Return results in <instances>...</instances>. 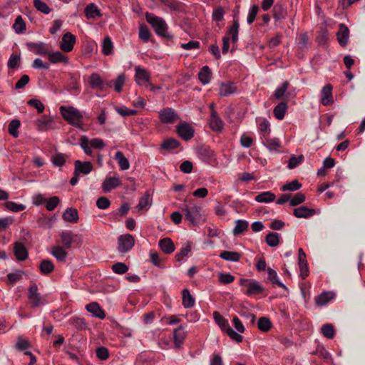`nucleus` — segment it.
<instances>
[{"label":"nucleus","instance_id":"473e14b6","mask_svg":"<svg viewBox=\"0 0 365 365\" xmlns=\"http://www.w3.org/2000/svg\"><path fill=\"white\" fill-rule=\"evenodd\" d=\"M212 72L207 66H203L198 73V78L200 82L205 85L210 81Z\"/></svg>","mask_w":365,"mask_h":365},{"label":"nucleus","instance_id":"0e129e2a","mask_svg":"<svg viewBox=\"0 0 365 365\" xmlns=\"http://www.w3.org/2000/svg\"><path fill=\"white\" fill-rule=\"evenodd\" d=\"M59 202V198L57 196H53L46 201V208L48 211H52L58 206Z\"/></svg>","mask_w":365,"mask_h":365},{"label":"nucleus","instance_id":"de8ad7c7","mask_svg":"<svg viewBox=\"0 0 365 365\" xmlns=\"http://www.w3.org/2000/svg\"><path fill=\"white\" fill-rule=\"evenodd\" d=\"M322 334L328 339H333L335 336V330L332 324H326L321 328Z\"/></svg>","mask_w":365,"mask_h":365},{"label":"nucleus","instance_id":"c85d7f7f","mask_svg":"<svg viewBox=\"0 0 365 365\" xmlns=\"http://www.w3.org/2000/svg\"><path fill=\"white\" fill-rule=\"evenodd\" d=\"M65 249L66 248L61 246H54L52 247L51 253L58 261L64 262L68 256V252Z\"/></svg>","mask_w":365,"mask_h":365},{"label":"nucleus","instance_id":"ea45409f","mask_svg":"<svg viewBox=\"0 0 365 365\" xmlns=\"http://www.w3.org/2000/svg\"><path fill=\"white\" fill-rule=\"evenodd\" d=\"M173 334L175 344L177 347H179L185 338V332L184 331L183 327L180 326L178 328L174 330Z\"/></svg>","mask_w":365,"mask_h":365},{"label":"nucleus","instance_id":"412c9836","mask_svg":"<svg viewBox=\"0 0 365 365\" xmlns=\"http://www.w3.org/2000/svg\"><path fill=\"white\" fill-rule=\"evenodd\" d=\"M56 220V217H47L43 214H41L36 217V223L38 226L44 229L51 228Z\"/></svg>","mask_w":365,"mask_h":365},{"label":"nucleus","instance_id":"7ed1b4c3","mask_svg":"<svg viewBox=\"0 0 365 365\" xmlns=\"http://www.w3.org/2000/svg\"><path fill=\"white\" fill-rule=\"evenodd\" d=\"M146 20L152 25L158 35L165 38L170 37V35L168 33V26L162 18L156 16L152 14H147Z\"/></svg>","mask_w":365,"mask_h":365},{"label":"nucleus","instance_id":"680f3d73","mask_svg":"<svg viewBox=\"0 0 365 365\" xmlns=\"http://www.w3.org/2000/svg\"><path fill=\"white\" fill-rule=\"evenodd\" d=\"M51 120L48 119L46 117L38 119L36 120V125L39 130L46 131L48 129V126L51 124Z\"/></svg>","mask_w":365,"mask_h":365},{"label":"nucleus","instance_id":"bf43d9fd","mask_svg":"<svg viewBox=\"0 0 365 365\" xmlns=\"http://www.w3.org/2000/svg\"><path fill=\"white\" fill-rule=\"evenodd\" d=\"M149 205H150V193L149 192H146L144 194V195L140 199L136 208L138 209V211H140L145 208Z\"/></svg>","mask_w":365,"mask_h":365},{"label":"nucleus","instance_id":"4c0bfd02","mask_svg":"<svg viewBox=\"0 0 365 365\" xmlns=\"http://www.w3.org/2000/svg\"><path fill=\"white\" fill-rule=\"evenodd\" d=\"M182 305L185 308H191L195 305V299L187 289L182 290Z\"/></svg>","mask_w":365,"mask_h":365},{"label":"nucleus","instance_id":"09e8293b","mask_svg":"<svg viewBox=\"0 0 365 365\" xmlns=\"http://www.w3.org/2000/svg\"><path fill=\"white\" fill-rule=\"evenodd\" d=\"M13 28L17 34H22L26 31V23L21 16H18L15 19Z\"/></svg>","mask_w":365,"mask_h":365},{"label":"nucleus","instance_id":"aec40b11","mask_svg":"<svg viewBox=\"0 0 365 365\" xmlns=\"http://www.w3.org/2000/svg\"><path fill=\"white\" fill-rule=\"evenodd\" d=\"M88 83L90 86L99 91H105V82L98 73H92L89 78Z\"/></svg>","mask_w":365,"mask_h":365},{"label":"nucleus","instance_id":"3c124183","mask_svg":"<svg viewBox=\"0 0 365 365\" xmlns=\"http://www.w3.org/2000/svg\"><path fill=\"white\" fill-rule=\"evenodd\" d=\"M103 54L108 56L112 53L113 45V42L109 36H106L104 38L103 41Z\"/></svg>","mask_w":365,"mask_h":365},{"label":"nucleus","instance_id":"e2e57ef3","mask_svg":"<svg viewBox=\"0 0 365 365\" xmlns=\"http://www.w3.org/2000/svg\"><path fill=\"white\" fill-rule=\"evenodd\" d=\"M139 38L143 41L147 42L150 38V31L148 28L142 24L139 28Z\"/></svg>","mask_w":365,"mask_h":365},{"label":"nucleus","instance_id":"393cba45","mask_svg":"<svg viewBox=\"0 0 365 365\" xmlns=\"http://www.w3.org/2000/svg\"><path fill=\"white\" fill-rule=\"evenodd\" d=\"M47 56L49 61L51 63H63L67 64L68 63V57L60 51H56L54 53H50L49 51Z\"/></svg>","mask_w":365,"mask_h":365},{"label":"nucleus","instance_id":"6e6d98bb","mask_svg":"<svg viewBox=\"0 0 365 365\" xmlns=\"http://www.w3.org/2000/svg\"><path fill=\"white\" fill-rule=\"evenodd\" d=\"M304 159V158L303 155H299L298 156L292 155L288 161V168L294 169L299 164H301L303 162Z\"/></svg>","mask_w":365,"mask_h":365},{"label":"nucleus","instance_id":"774afa93","mask_svg":"<svg viewBox=\"0 0 365 365\" xmlns=\"http://www.w3.org/2000/svg\"><path fill=\"white\" fill-rule=\"evenodd\" d=\"M113 271L119 274H123L128 270V267L123 262H117L112 266Z\"/></svg>","mask_w":365,"mask_h":365},{"label":"nucleus","instance_id":"bb28decb","mask_svg":"<svg viewBox=\"0 0 365 365\" xmlns=\"http://www.w3.org/2000/svg\"><path fill=\"white\" fill-rule=\"evenodd\" d=\"M273 17L275 21H278L284 19L287 16V11L282 4H276L272 9Z\"/></svg>","mask_w":365,"mask_h":365},{"label":"nucleus","instance_id":"9d476101","mask_svg":"<svg viewBox=\"0 0 365 365\" xmlns=\"http://www.w3.org/2000/svg\"><path fill=\"white\" fill-rule=\"evenodd\" d=\"M135 79L137 84L140 86H146L149 83V79L150 77V73L147 70L142 68L140 66H136L135 68Z\"/></svg>","mask_w":365,"mask_h":365},{"label":"nucleus","instance_id":"f8f14e48","mask_svg":"<svg viewBox=\"0 0 365 365\" xmlns=\"http://www.w3.org/2000/svg\"><path fill=\"white\" fill-rule=\"evenodd\" d=\"M298 264L300 269V275L304 279L309 274L306 254L302 248L298 250Z\"/></svg>","mask_w":365,"mask_h":365},{"label":"nucleus","instance_id":"2f4dec72","mask_svg":"<svg viewBox=\"0 0 365 365\" xmlns=\"http://www.w3.org/2000/svg\"><path fill=\"white\" fill-rule=\"evenodd\" d=\"M85 15L87 19H94L96 16H101V11L96 4L91 3L86 6L85 9Z\"/></svg>","mask_w":365,"mask_h":365},{"label":"nucleus","instance_id":"2eb2a0df","mask_svg":"<svg viewBox=\"0 0 365 365\" xmlns=\"http://www.w3.org/2000/svg\"><path fill=\"white\" fill-rule=\"evenodd\" d=\"M320 101L323 106H329L332 104V86L331 84H327L322 88Z\"/></svg>","mask_w":365,"mask_h":365},{"label":"nucleus","instance_id":"a211bd4d","mask_svg":"<svg viewBox=\"0 0 365 365\" xmlns=\"http://www.w3.org/2000/svg\"><path fill=\"white\" fill-rule=\"evenodd\" d=\"M289 86V83L284 81L280 86L277 88L274 93L275 98L277 100H289L290 98V94L287 92Z\"/></svg>","mask_w":365,"mask_h":365},{"label":"nucleus","instance_id":"6ab92c4d","mask_svg":"<svg viewBox=\"0 0 365 365\" xmlns=\"http://www.w3.org/2000/svg\"><path fill=\"white\" fill-rule=\"evenodd\" d=\"M86 310L94 317L103 319L106 317L105 312L101 308L97 302H91L86 306Z\"/></svg>","mask_w":365,"mask_h":365},{"label":"nucleus","instance_id":"4468645a","mask_svg":"<svg viewBox=\"0 0 365 365\" xmlns=\"http://www.w3.org/2000/svg\"><path fill=\"white\" fill-rule=\"evenodd\" d=\"M74 165L76 175L80 174L88 175L93 170V165L88 161L81 162V160H77L74 162Z\"/></svg>","mask_w":365,"mask_h":365},{"label":"nucleus","instance_id":"69168bd1","mask_svg":"<svg viewBox=\"0 0 365 365\" xmlns=\"http://www.w3.org/2000/svg\"><path fill=\"white\" fill-rule=\"evenodd\" d=\"M67 156L62 153H57L52 157V163L54 165L61 167L65 164Z\"/></svg>","mask_w":365,"mask_h":365},{"label":"nucleus","instance_id":"72a5a7b5","mask_svg":"<svg viewBox=\"0 0 365 365\" xmlns=\"http://www.w3.org/2000/svg\"><path fill=\"white\" fill-rule=\"evenodd\" d=\"M264 144L267 146V148L269 150H277L280 148L281 145L278 138H270L269 135H264Z\"/></svg>","mask_w":365,"mask_h":365},{"label":"nucleus","instance_id":"a19ab883","mask_svg":"<svg viewBox=\"0 0 365 365\" xmlns=\"http://www.w3.org/2000/svg\"><path fill=\"white\" fill-rule=\"evenodd\" d=\"M220 257L226 261L238 262L241 255L237 252L223 251L220 253Z\"/></svg>","mask_w":365,"mask_h":365},{"label":"nucleus","instance_id":"20e7f679","mask_svg":"<svg viewBox=\"0 0 365 365\" xmlns=\"http://www.w3.org/2000/svg\"><path fill=\"white\" fill-rule=\"evenodd\" d=\"M59 235L63 247L66 249L71 248L73 244L77 246H80L82 244L81 237L71 231H62Z\"/></svg>","mask_w":365,"mask_h":365},{"label":"nucleus","instance_id":"dca6fc26","mask_svg":"<svg viewBox=\"0 0 365 365\" xmlns=\"http://www.w3.org/2000/svg\"><path fill=\"white\" fill-rule=\"evenodd\" d=\"M26 45L29 49L34 52L36 54L43 56H47L48 54L49 49L46 46V43L43 42H29Z\"/></svg>","mask_w":365,"mask_h":365},{"label":"nucleus","instance_id":"13d9d810","mask_svg":"<svg viewBox=\"0 0 365 365\" xmlns=\"http://www.w3.org/2000/svg\"><path fill=\"white\" fill-rule=\"evenodd\" d=\"M305 195L303 193L297 192L294 196L291 195L289 204L291 206H297L305 201Z\"/></svg>","mask_w":365,"mask_h":365},{"label":"nucleus","instance_id":"c756f323","mask_svg":"<svg viewBox=\"0 0 365 365\" xmlns=\"http://www.w3.org/2000/svg\"><path fill=\"white\" fill-rule=\"evenodd\" d=\"M334 296L331 292H324L316 297L315 302L318 306H324L334 299Z\"/></svg>","mask_w":365,"mask_h":365},{"label":"nucleus","instance_id":"b1692460","mask_svg":"<svg viewBox=\"0 0 365 365\" xmlns=\"http://www.w3.org/2000/svg\"><path fill=\"white\" fill-rule=\"evenodd\" d=\"M293 214L297 218H307L314 215L315 210L309 209L306 206H301L299 207L294 208Z\"/></svg>","mask_w":365,"mask_h":365},{"label":"nucleus","instance_id":"423d86ee","mask_svg":"<svg viewBox=\"0 0 365 365\" xmlns=\"http://www.w3.org/2000/svg\"><path fill=\"white\" fill-rule=\"evenodd\" d=\"M177 133L179 136L185 141H188L194 136V128L187 123L177 126Z\"/></svg>","mask_w":365,"mask_h":365},{"label":"nucleus","instance_id":"4be33fe9","mask_svg":"<svg viewBox=\"0 0 365 365\" xmlns=\"http://www.w3.org/2000/svg\"><path fill=\"white\" fill-rule=\"evenodd\" d=\"M120 185V180L118 178H108L104 180L102 188L105 192H108L111 190L118 187Z\"/></svg>","mask_w":365,"mask_h":365},{"label":"nucleus","instance_id":"ddd939ff","mask_svg":"<svg viewBox=\"0 0 365 365\" xmlns=\"http://www.w3.org/2000/svg\"><path fill=\"white\" fill-rule=\"evenodd\" d=\"M337 40L340 46H345L349 42V30L344 24H340L336 33Z\"/></svg>","mask_w":365,"mask_h":365},{"label":"nucleus","instance_id":"f3484780","mask_svg":"<svg viewBox=\"0 0 365 365\" xmlns=\"http://www.w3.org/2000/svg\"><path fill=\"white\" fill-rule=\"evenodd\" d=\"M210 128L215 132H220L224 127V123L217 115V111L212 109L210 119Z\"/></svg>","mask_w":365,"mask_h":365},{"label":"nucleus","instance_id":"58836bf2","mask_svg":"<svg viewBox=\"0 0 365 365\" xmlns=\"http://www.w3.org/2000/svg\"><path fill=\"white\" fill-rule=\"evenodd\" d=\"M39 269L41 274L47 275L53 271L54 264L49 259H43L39 265Z\"/></svg>","mask_w":365,"mask_h":365},{"label":"nucleus","instance_id":"49530a36","mask_svg":"<svg viewBox=\"0 0 365 365\" xmlns=\"http://www.w3.org/2000/svg\"><path fill=\"white\" fill-rule=\"evenodd\" d=\"M179 145L180 143L178 140L174 138H168L161 143V148L167 150H171L177 148Z\"/></svg>","mask_w":365,"mask_h":365},{"label":"nucleus","instance_id":"4d7b16f0","mask_svg":"<svg viewBox=\"0 0 365 365\" xmlns=\"http://www.w3.org/2000/svg\"><path fill=\"white\" fill-rule=\"evenodd\" d=\"M5 207L9 210L12 211V212H15L23 211L26 208V206L24 205H23V204H17V203H16L14 202H12V201H7L5 203Z\"/></svg>","mask_w":365,"mask_h":365},{"label":"nucleus","instance_id":"1a4fd4ad","mask_svg":"<svg viewBox=\"0 0 365 365\" xmlns=\"http://www.w3.org/2000/svg\"><path fill=\"white\" fill-rule=\"evenodd\" d=\"M76 42V37L71 33H66L63 37L60 44L61 49L64 52H70L73 48Z\"/></svg>","mask_w":365,"mask_h":365},{"label":"nucleus","instance_id":"f257e3e1","mask_svg":"<svg viewBox=\"0 0 365 365\" xmlns=\"http://www.w3.org/2000/svg\"><path fill=\"white\" fill-rule=\"evenodd\" d=\"M60 111L63 118L71 125L81 128L83 115L81 112L72 106H61Z\"/></svg>","mask_w":365,"mask_h":365},{"label":"nucleus","instance_id":"5fc2aeb1","mask_svg":"<svg viewBox=\"0 0 365 365\" xmlns=\"http://www.w3.org/2000/svg\"><path fill=\"white\" fill-rule=\"evenodd\" d=\"M248 222L238 220L236 221V225L233 230L234 235H237L245 231L248 227Z\"/></svg>","mask_w":365,"mask_h":365},{"label":"nucleus","instance_id":"cd10ccee","mask_svg":"<svg viewBox=\"0 0 365 365\" xmlns=\"http://www.w3.org/2000/svg\"><path fill=\"white\" fill-rule=\"evenodd\" d=\"M14 254L19 260L23 261L28 257V252L21 242H16L14 245Z\"/></svg>","mask_w":365,"mask_h":365},{"label":"nucleus","instance_id":"864d4df0","mask_svg":"<svg viewBox=\"0 0 365 365\" xmlns=\"http://www.w3.org/2000/svg\"><path fill=\"white\" fill-rule=\"evenodd\" d=\"M20 125H21V123L19 120H17V119L12 120L10 122V123L9 125V128H8L9 134L14 138L18 137V135H19L18 128L20 127Z\"/></svg>","mask_w":365,"mask_h":365},{"label":"nucleus","instance_id":"e433bc0d","mask_svg":"<svg viewBox=\"0 0 365 365\" xmlns=\"http://www.w3.org/2000/svg\"><path fill=\"white\" fill-rule=\"evenodd\" d=\"M115 159L118 161L121 170H126L130 168L128 160L121 151H118L115 155Z\"/></svg>","mask_w":365,"mask_h":365},{"label":"nucleus","instance_id":"603ef678","mask_svg":"<svg viewBox=\"0 0 365 365\" xmlns=\"http://www.w3.org/2000/svg\"><path fill=\"white\" fill-rule=\"evenodd\" d=\"M267 274H268V279L273 284H277L279 287L284 288V289H287L286 286L278 279V277H277V272L274 269H272V268L269 267L267 269Z\"/></svg>","mask_w":365,"mask_h":365},{"label":"nucleus","instance_id":"a18cd8bd","mask_svg":"<svg viewBox=\"0 0 365 365\" xmlns=\"http://www.w3.org/2000/svg\"><path fill=\"white\" fill-rule=\"evenodd\" d=\"M257 327L260 331L267 332L271 329L272 323L267 317H260L257 322Z\"/></svg>","mask_w":365,"mask_h":365},{"label":"nucleus","instance_id":"5701e85b","mask_svg":"<svg viewBox=\"0 0 365 365\" xmlns=\"http://www.w3.org/2000/svg\"><path fill=\"white\" fill-rule=\"evenodd\" d=\"M236 86L232 82L222 83L220 86L219 94L220 96H227L235 93Z\"/></svg>","mask_w":365,"mask_h":365},{"label":"nucleus","instance_id":"c03bdc74","mask_svg":"<svg viewBox=\"0 0 365 365\" xmlns=\"http://www.w3.org/2000/svg\"><path fill=\"white\" fill-rule=\"evenodd\" d=\"M213 317L215 322L221 328L222 331H225L229 327V324L227 319H225L221 314L217 312L213 313Z\"/></svg>","mask_w":365,"mask_h":365},{"label":"nucleus","instance_id":"9b49d317","mask_svg":"<svg viewBox=\"0 0 365 365\" xmlns=\"http://www.w3.org/2000/svg\"><path fill=\"white\" fill-rule=\"evenodd\" d=\"M28 298L32 307H38L41 304V297L38 292V287L36 284H32L29 287Z\"/></svg>","mask_w":365,"mask_h":365},{"label":"nucleus","instance_id":"8fccbe9b","mask_svg":"<svg viewBox=\"0 0 365 365\" xmlns=\"http://www.w3.org/2000/svg\"><path fill=\"white\" fill-rule=\"evenodd\" d=\"M302 187V184L299 182L298 180H292V182H287L286 184H284L282 187H281V190L282 191H296V190H298L301 188Z\"/></svg>","mask_w":365,"mask_h":365},{"label":"nucleus","instance_id":"37998d69","mask_svg":"<svg viewBox=\"0 0 365 365\" xmlns=\"http://www.w3.org/2000/svg\"><path fill=\"white\" fill-rule=\"evenodd\" d=\"M266 243L272 247H277L279 244V235L277 232H269L265 238Z\"/></svg>","mask_w":365,"mask_h":365},{"label":"nucleus","instance_id":"338daca9","mask_svg":"<svg viewBox=\"0 0 365 365\" xmlns=\"http://www.w3.org/2000/svg\"><path fill=\"white\" fill-rule=\"evenodd\" d=\"M219 282L222 284H228L235 280V277L230 273H220L218 276Z\"/></svg>","mask_w":365,"mask_h":365},{"label":"nucleus","instance_id":"052dcab7","mask_svg":"<svg viewBox=\"0 0 365 365\" xmlns=\"http://www.w3.org/2000/svg\"><path fill=\"white\" fill-rule=\"evenodd\" d=\"M34 5L37 10L45 14H48L51 11L47 4L41 0H34Z\"/></svg>","mask_w":365,"mask_h":365},{"label":"nucleus","instance_id":"0eeeda50","mask_svg":"<svg viewBox=\"0 0 365 365\" xmlns=\"http://www.w3.org/2000/svg\"><path fill=\"white\" fill-rule=\"evenodd\" d=\"M240 284L247 287L245 293L249 296L259 294L263 291L262 287L258 282H249L248 279H242Z\"/></svg>","mask_w":365,"mask_h":365},{"label":"nucleus","instance_id":"c9c22d12","mask_svg":"<svg viewBox=\"0 0 365 365\" xmlns=\"http://www.w3.org/2000/svg\"><path fill=\"white\" fill-rule=\"evenodd\" d=\"M255 200L258 202H271L275 200V195L269 191L259 193L255 197Z\"/></svg>","mask_w":365,"mask_h":365},{"label":"nucleus","instance_id":"39448f33","mask_svg":"<svg viewBox=\"0 0 365 365\" xmlns=\"http://www.w3.org/2000/svg\"><path fill=\"white\" fill-rule=\"evenodd\" d=\"M135 244L134 237L129 234L120 235L118 238V250L121 253L130 251Z\"/></svg>","mask_w":365,"mask_h":365},{"label":"nucleus","instance_id":"79ce46f5","mask_svg":"<svg viewBox=\"0 0 365 365\" xmlns=\"http://www.w3.org/2000/svg\"><path fill=\"white\" fill-rule=\"evenodd\" d=\"M197 154L203 160H209L213 157V151L206 146L200 147Z\"/></svg>","mask_w":365,"mask_h":365},{"label":"nucleus","instance_id":"f03ea898","mask_svg":"<svg viewBox=\"0 0 365 365\" xmlns=\"http://www.w3.org/2000/svg\"><path fill=\"white\" fill-rule=\"evenodd\" d=\"M181 209L184 212L185 219L189 221L190 225H196L198 223L202 215L201 206L190 202L182 205Z\"/></svg>","mask_w":365,"mask_h":365},{"label":"nucleus","instance_id":"7c9ffc66","mask_svg":"<svg viewBox=\"0 0 365 365\" xmlns=\"http://www.w3.org/2000/svg\"><path fill=\"white\" fill-rule=\"evenodd\" d=\"M159 246L165 254H171L175 250V245L170 238H164L160 240Z\"/></svg>","mask_w":365,"mask_h":365},{"label":"nucleus","instance_id":"a878e982","mask_svg":"<svg viewBox=\"0 0 365 365\" xmlns=\"http://www.w3.org/2000/svg\"><path fill=\"white\" fill-rule=\"evenodd\" d=\"M62 217L66 222L76 223L78 220V211L75 208L68 207L63 213Z\"/></svg>","mask_w":365,"mask_h":365},{"label":"nucleus","instance_id":"f704fd0d","mask_svg":"<svg viewBox=\"0 0 365 365\" xmlns=\"http://www.w3.org/2000/svg\"><path fill=\"white\" fill-rule=\"evenodd\" d=\"M287 110V103L284 102H281L274 107L273 113L277 119L282 120L285 115Z\"/></svg>","mask_w":365,"mask_h":365},{"label":"nucleus","instance_id":"6e6552de","mask_svg":"<svg viewBox=\"0 0 365 365\" xmlns=\"http://www.w3.org/2000/svg\"><path fill=\"white\" fill-rule=\"evenodd\" d=\"M159 118L164 123H173L178 119V115L173 108H167L159 112Z\"/></svg>","mask_w":365,"mask_h":365}]
</instances>
